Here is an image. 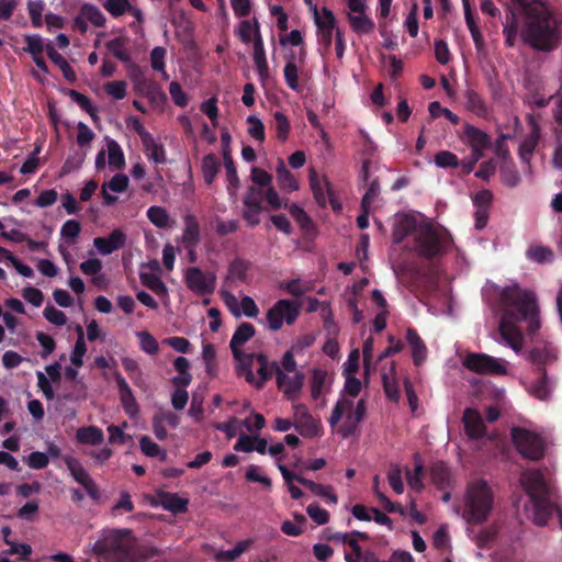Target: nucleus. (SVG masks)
I'll list each match as a JSON object with an SVG mask.
<instances>
[{"label":"nucleus","mask_w":562,"mask_h":562,"mask_svg":"<svg viewBox=\"0 0 562 562\" xmlns=\"http://www.w3.org/2000/svg\"><path fill=\"white\" fill-rule=\"evenodd\" d=\"M520 26L522 42L535 52L552 53L562 44V19L542 0H509L503 34L514 47Z\"/></svg>","instance_id":"f257e3e1"},{"label":"nucleus","mask_w":562,"mask_h":562,"mask_svg":"<svg viewBox=\"0 0 562 562\" xmlns=\"http://www.w3.org/2000/svg\"><path fill=\"white\" fill-rule=\"evenodd\" d=\"M499 301L504 308L498 327L499 334L515 352H519L524 337L517 323L527 321L530 333H535L540 327L536 296L518 284H513L502 290Z\"/></svg>","instance_id":"f03ea898"},{"label":"nucleus","mask_w":562,"mask_h":562,"mask_svg":"<svg viewBox=\"0 0 562 562\" xmlns=\"http://www.w3.org/2000/svg\"><path fill=\"white\" fill-rule=\"evenodd\" d=\"M93 552L106 562H136L132 531L110 530L97 540Z\"/></svg>","instance_id":"7ed1b4c3"},{"label":"nucleus","mask_w":562,"mask_h":562,"mask_svg":"<svg viewBox=\"0 0 562 562\" xmlns=\"http://www.w3.org/2000/svg\"><path fill=\"white\" fill-rule=\"evenodd\" d=\"M494 504V494L491 486L484 480L471 483L465 495L463 518L473 525L485 521Z\"/></svg>","instance_id":"20e7f679"},{"label":"nucleus","mask_w":562,"mask_h":562,"mask_svg":"<svg viewBox=\"0 0 562 562\" xmlns=\"http://www.w3.org/2000/svg\"><path fill=\"white\" fill-rule=\"evenodd\" d=\"M255 334V326L251 323L243 322L237 326L229 341V348L233 357L235 360L240 362L243 370L245 371V378L249 383L255 381V374L252 372L254 353L244 352L241 347L249 341Z\"/></svg>","instance_id":"39448f33"},{"label":"nucleus","mask_w":562,"mask_h":562,"mask_svg":"<svg viewBox=\"0 0 562 562\" xmlns=\"http://www.w3.org/2000/svg\"><path fill=\"white\" fill-rule=\"evenodd\" d=\"M510 436L517 451L524 458L539 461L544 457V442L538 434L521 427H514L510 430Z\"/></svg>","instance_id":"423d86ee"},{"label":"nucleus","mask_w":562,"mask_h":562,"mask_svg":"<svg viewBox=\"0 0 562 562\" xmlns=\"http://www.w3.org/2000/svg\"><path fill=\"white\" fill-rule=\"evenodd\" d=\"M414 240L418 255L427 259H432L445 250L442 236L430 223L418 226Z\"/></svg>","instance_id":"0eeeda50"},{"label":"nucleus","mask_w":562,"mask_h":562,"mask_svg":"<svg viewBox=\"0 0 562 562\" xmlns=\"http://www.w3.org/2000/svg\"><path fill=\"white\" fill-rule=\"evenodd\" d=\"M301 313V304L288 299L278 300L267 312V325L272 331H278L283 324L293 325Z\"/></svg>","instance_id":"6e6552de"},{"label":"nucleus","mask_w":562,"mask_h":562,"mask_svg":"<svg viewBox=\"0 0 562 562\" xmlns=\"http://www.w3.org/2000/svg\"><path fill=\"white\" fill-rule=\"evenodd\" d=\"M183 279L187 288L201 296L212 295L216 289V274L212 271H203L199 267H189L184 271Z\"/></svg>","instance_id":"1a4fd4ad"},{"label":"nucleus","mask_w":562,"mask_h":562,"mask_svg":"<svg viewBox=\"0 0 562 562\" xmlns=\"http://www.w3.org/2000/svg\"><path fill=\"white\" fill-rule=\"evenodd\" d=\"M463 366L479 374L504 375L507 373L504 360L496 359L486 353H469L463 360Z\"/></svg>","instance_id":"9d476101"},{"label":"nucleus","mask_w":562,"mask_h":562,"mask_svg":"<svg viewBox=\"0 0 562 562\" xmlns=\"http://www.w3.org/2000/svg\"><path fill=\"white\" fill-rule=\"evenodd\" d=\"M271 367L274 370L278 389L283 393L288 401H296L300 397L304 385V373L295 372L293 375H289L283 372L277 361H272Z\"/></svg>","instance_id":"9b49d317"},{"label":"nucleus","mask_w":562,"mask_h":562,"mask_svg":"<svg viewBox=\"0 0 562 562\" xmlns=\"http://www.w3.org/2000/svg\"><path fill=\"white\" fill-rule=\"evenodd\" d=\"M61 459L66 464L70 475L78 484H80L86 490L88 496L93 501H99V487L93 481V479L90 476L88 471L83 468L81 462L77 458L69 454L63 456Z\"/></svg>","instance_id":"f8f14e48"},{"label":"nucleus","mask_w":562,"mask_h":562,"mask_svg":"<svg viewBox=\"0 0 562 562\" xmlns=\"http://www.w3.org/2000/svg\"><path fill=\"white\" fill-rule=\"evenodd\" d=\"M314 21L317 26L318 42L324 45L325 50H329L333 42V33L336 32V16L327 7H323L322 12L314 7Z\"/></svg>","instance_id":"ddd939ff"},{"label":"nucleus","mask_w":562,"mask_h":562,"mask_svg":"<svg viewBox=\"0 0 562 562\" xmlns=\"http://www.w3.org/2000/svg\"><path fill=\"white\" fill-rule=\"evenodd\" d=\"M295 412V430L305 438L318 436L319 422L313 418L303 404L294 405Z\"/></svg>","instance_id":"4468645a"},{"label":"nucleus","mask_w":562,"mask_h":562,"mask_svg":"<svg viewBox=\"0 0 562 562\" xmlns=\"http://www.w3.org/2000/svg\"><path fill=\"white\" fill-rule=\"evenodd\" d=\"M465 435L477 440L486 435V426L481 414L474 408H465L462 416Z\"/></svg>","instance_id":"2eb2a0df"},{"label":"nucleus","mask_w":562,"mask_h":562,"mask_svg":"<svg viewBox=\"0 0 562 562\" xmlns=\"http://www.w3.org/2000/svg\"><path fill=\"white\" fill-rule=\"evenodd\" d=\"M308 180L316 203L321 207H326L327 196H331L334 192L330 182L326 177L321 178L313 168L308 171Z\"/></svg>","instance_id":"dca6fc26"},{"label":"nucleus","mask_w":562,"mask_h":562,"mask_svg":"<svg viewBox=\"0 0 562 562\" xmlns=\"http://www.w3.org/2000/svg\"><path fill=\"white\" fill-rule=\"evenodd\" d=\"M528 123L531 130L519 146V157L526 164L530 162L531 156L540 139V126L532 115L528 117Z\"/></svg>","instance_id":"f3484780"},{"label":"nucleus","mask_w":562,"mask_h":562,"mask_svg":"<svg viewBox=\"0 0 562 562\" xmlns=\"http://www.w3.org/2000/svg\"><path fill=\"white\" fill-rule=\"evenodd\" d=\"M550 494L530 498L532 507V521L537 526H546L553 513V504L549 499Z\"/></svg>","instance_id":"a211bd4d"},{"label":"nucleus","mask_w":562,"mask_h":562,"mask_svg":"<svg viewBox=\"0 0 562 562\" xmlns=\"http://www.w3.org/2000/svg\"><path fill=\"white\" fill-rule=\"evenodd\" d=\"M521 484L529 499L550 494V487L539 471H533L525 475L521 480Z\"/></svg>","instance_id":"6ab92c4d"},{"label":"nucleus","mask_w":562,"mask_h":562,"mask_svg":"<svg viewBox=\"0 0 562 562\" xmlns=\"http://www.w3.org/2000/svg\"><path fill=\"white\" fill-rule=\"evenodd\" d=\"M114 379L120 393V401L126 414L133 416L138 413V404L126 380L120 372L114 373Z\"/></svg>","instance_id":"aec40b11"},{"label":"nucleus","mask_w":562,"mask_h":562,"mask_svg":"<svg viewBox=\"0 0 562 562\" xmlns=\"http://www.w3.org/2000/svg\"><path fill=\"white\" fill-rule=\"evenodd\" d=\"M126 241L125 234L120 229H114L108 237H97L93 240L94 247L102 255H110L124 247Z\"/></svg>","instance_id":"412c9836"},{"label":"nucleus","mask_w":562,"mask_h":562,"mask_svg":"<svg viewBox=\"0 0 562 562\" xmlns=\"http://www.w3.org/2000/svg\"><path fill=\"white\" fill-rule=\"evenodd\" d=\"M366 412V401L361 398L358 401L356 408L348 414L344 425L339 427L338 434L344 438L352 436L357 431L359 423L364 418Z\"/></svg>","instance_id":"4be33fe9"},{"label":"nucleus","mask_w":562,"mask_h":562,"mask_svg":"<svg viewBox=\"0 0 562 562\" xmlns=\"http://www.w3.org/2000/svg\"><path fill=\"white\" fill-rule=\"evenodd\" d=\"M184 228L181 243L184 247H196L201 241V228L198 218L193 214L183 217Z\"/></svg>","instance_id":"5701e85b"},{"label":"nucleus","mask_w":562,"mask_h":562,"mask_svg":"<svg viewBox=\"0 0 562 562\" xmlns=\"http://www.w3.org/2000/svg\"><path fill=\"white\" fill-rule=\"evenodd\" d=\"M552 116L555 123L560 126L555 130L557 144L552 156V164L554 168L562 169V97L555 101L554 106L552 108Z\"/></svg>","instance_id":"b1692460"},{"label":"nucleus","mask_w":562,"mask_h":562,"mask_svg":"<svg viewBox=\"0 0 562 562\" xmlns=\"http://www.w3.org/2000/svg\"><path fill=\"white\" fill-rule=\"evenodd\" d=\"M157 497L162 508L168 512L183 514L188 510L189 501L180 497L177 493L159 491Z\"/></svg>","instance_id":"393cba45"},{"label":"nucleus","mask_w":562,"mask_h":562,"mask_svg":"<svg viewBox=\"0 0 562 562\" xmlns=\"http://www.w3.org/2000/svg\"><path fill=\"white\" fill-rule=\"evenodd\" d=\"M418 226L415 217L411 215L400 216L393 226L392 237L394 244H401L409 234H416Z\"/></svg>","instance_id":"a878e982"},{"label":"nucleus","mask_w":562,"mask_h":562,"mask_svg":"<svg viewBox=\"0 0 562 562\" xmlns=\"http://www.w3.org/2000/svg\"><path fill=\"white\" fill-rule=\"evenodd\" d=\"M406 340L412 347V356L414 364L419 366L424 362L427 355V348L423 339L414 328H408L406 331Z\"/></svg>","instance_id":"bb28decb"},{"label":"nucleus","mask_w":562,"mask_h":562,"mask_svg":"<svg viewBox=\"0 0 562 562\" xmlns=\"http://www.w3.org/2000/svg\"><path fill=\"white\" fill-rule=\"evenodd\" d=\"M464 134L469 140L472 151H483L491 145V137L473 125H467Z\"/></svg>","instance_id":"cd10ccee"},{"label":"nucleus","mask_w":562,"mask_h":562,"mask_svg":"<svg viewBox=\"0 0 562 562\" xmlns=\"http://www.w3.org/2000/svg\"><path fill=\"white\" fill-rule=\"evenodd\" d=\"M347 20L351 30L357 34H370L375 29L374 21L363 13H348Z\"/></svg>","instance_id":"c85d7f7f"},{"label":"nucleus","mask_w":562,"mask_h":562,"mask_svg":"<svg viewBox=\"0 0 562 562\" xmlns=\"http://www.w3.org/2000/svg\"><path fill=\"white\" fill-rule=\"evenodd\" d=\"M76 439L81 445L98 446L103 442L104 435L97 426H86L77 429Z\"/></svg>","instance_id":"c756f323"},{"label":"nucleus","mask_w":562,"mask_h":562,"mask_svg":"<svg viewBox=\"0 0 562 562\" xmlns=\"http://www.w3.org/2000/svg\"><path fill=\"white\" fill-rule=\"evenodd\" d=\"M142 144L149 160L154 161L156 165H162L166 162V150L162 144H159L154 139L153 135H145Z\"/></svg>","instance_id":"7c9ffc66"},{"label":"nucleus","mask_w":562,"mask_h":562,"mask_svg":"<svg viewBox=\"0 0 562 562\" xmlns=\"http://www.w3.org/2000/svg\"><path fill=\"white\" fill-rule=\"evenodd\" d=\"M46 54L48 58L61 70L63 76L69 82H75L77 76L68 61L55 49L52 44L46 45Z\"/></svg>","instance_id":"2f4dec72"},{"label":"nucleus","mask_w":562,"mask_h":562,"mask_svg":"<svg viewBox=\"0 0 562 562\" xmlns=\"http://www.w3.org/2000/svg\"><path fill=\"white\" fill-rule=\"evenodd\" d=\"M429 475L432 484L440 490L447 488L450 484V470L442 461H436L431 464Z\"/></svg>","instance_id":"473e14b6"},{"label":"nucleus","mask_w":562,"mask_h":562,"mask_svg":"<svg viewBox=\"0 0 562 562\" xmlns=\"http://www.w3.org/2000/svg\"><path fill=\"white\" fill-rule=\"evenodd\" d=\"M173 367L178 371L179 375L172 378V383L176 386L186 387L192 381V375L189 372L190 362L184 357H177L173 361Z\"/></svg>","instance_id":"72a5a7b5"},{"label":"nucleus","mask_w":562,"mask_h":562,"mask_svg":"<svg viewBox=\"0 0 562 562\" xmlns=\"http://www.w3.org/2000/svg\"><path fill=\"white\" fill-rule=\"evenodd\" d=\"M276 172L278 184L282 190L292 192L299 189L297 180L283 161H279Z\"/></svg>","instance_id":"f704fd0d"},{"label":"nucleus","mask_w":562,"mask_h":562,"mask_svg":"<svg viewBox=\"0 0 562 562\" xmlns=\"http://www.w3.org/2000/svg\"><path fill=\"white\" fill-rule=\"evenodd\" d=\"M202 172L206 184H212L220 171L221 162L214 154H207L202 158Z\"/></svg>","instance_id":"c9c22d12"},{"label":"nucleus","mask_w":562,"mask_h":562,"mask_svg":"<svg viewBox=\"0 0 562 562\" xmlns=\"http://www.w3.org/2000/svg\"><path fill=\"white\" fill-rule=\"evenodd\" d=\"M300 484L307 487L315 495L328 499L331 504H337L338 502V496L333 493L331 486L323 485L308 479H300Z\"/></svg>","instance_id":"e433bc0d"},{"label":"nucleus","mask_w":562,"mask_h":562,"mask_svg":"<svg viewBox=\"0 0 562 562\" xmlns=\"http://www.w3.org/2000/svg\"><path fill=\"white\" fill-rule=\"evenodd\" d=\"M414 459L417 462L415 464V468H414L413 472L407 470V473H406L407 483H408V485L413 490H415L417 492H420V491H423L425 488V485H424V482H423V476H424L425 468H424V464L422 463V461L419 459V454L418 453L414 454Z\"/></svg>","instance_id":"4c0bfd02"},{"label":"nucleus","mask_w":562,"mask_h":562,"mask_svg":"<svg viewBox=\"0 0 562 562\" xmlns=\"http://www.w3.org/2000/svg\"><path fill=\"white\" fill-rule=\"evenodd\" d=\"M140 281L158 296L168 295V288L157 274L150 272L140 273Z\"/></svg>","instance_id":"58836bf2"},{"label":"nucleus","mask_w":562,"mask_h":562,"mask_svg":"<svg viewBox=\"0 0 562 562\" xmlns=\"http://www.w3.org/2000/svg\"><path fill=\"white\" fill-rule=\"evenodd\" d=\"M80 14L97 27H103L106 19L102 11L92 3H85L80 8Z\"/></svg>","instance_id":"ea45409f"},{"label":"nucleus","mask_w":562,"mask_h":562,"mask_svg":"<svg viewBox=\"0 0 562 562\" xmlns=\"http://www.w3.org/2000/svg\"><path fill=\"white\" fill-rule=\"evenodd\" d=\"M250 268V262L243 258H235L231 261L227 271V279L238 280L244 282L247 272Z\"/></svg>","instance_id":"a19ab883"},{"label":"nucleus","mask_w":562,"mask_h":562,"mask_svg":"<svg viewBox=\"0 0 562 562\" xmlns=\"http://www.w3.org/2000/svg\"><path fill=\"white\" fill-rule=\"evenodd\" d=\"M139 448L142 452L149 458H158L160 461H165L167 458L166 450L161 449L156 442H154L148 436H142L139 439Z\"/></svg>","instance_id":"79ce46f5"},{"label":"nucleus","mask_w":562,"mask_h":562,"mask_svg":"<svg viewBox=\"0 0 562 562\" xmlns=\"http://www.w3.org/2000/svg\"><path fill=\"white\" fill-rule=\"evenodd\" d=\"M78 338L70 355V361L75 367L83 364V356L87 352V345L85 341V334L81 326H77Z\"/></svg>","instance_id":"37998d69"},{"label":"nucleus","mask_w":562,"mask_h":562,"mask_svg":"<svg viewBox=\"0 0 562 562\" xmlns=\"http://www.w3.org/2000/svg\"><path fill=\"white\" fill-rule=\"evenodd\" d=\"M526 256L529 260L537 263L551 262L554 258L553 251L549 247L540 245L530 246Z\"/></svg>","instance_id":"c03bdc74"},{"label":"nucleus","mask_w":562,"mask_h":562,"mask_svg":"<svg viewBox=\"0 0 562 562\" xmlns=\"http://www.w3.org/2000/svg\"><path fill=\"white\" fill-rule=\"evenodd\" d=\"M147 217L158 228H167L170 225V216L162 206H150L147 210Z\"/></svg>","instance_id":"a18cd8bd"},{"label":"nucleus","mask_w":562,"mask_h":562,"mask_svg":"<svg viewBox=\"0 0 562 562\" xmlns=\"http://www.w3.org/2000/svg\"><path fill=\"white\" fill-rule=\"evenodd\" d=\"M256 30H260L259 22L256 18H254L252 21L244 20L239 23L238 38L245 44L251 41L254 42V38H256Z\"/></svg>","instance_id":"49530a36"},{"label":"nucleus","mask_w":562,"mask_h":562,"mask_svg":"<svg viewBox=\"0 0 562 562\" xmlns=\"http://www.w3.org/2000/svg\"><path fill=\"white\" fill-rule=\"evenodd\" d=\"M126 40L124 37H115L105 43V46L112 55L123 63H130V54L125 49Z\"/></svg>","instance_id":"de8ad7c7"},{"label":"nucleus","mask_w":562,"mask_h":562,"mask_svg":"<svg viewBox=\"0 0 562 562\" xmlns=\"http://www.w3.org/2000/svg\"><path fill=\"white\" fill-rule=\"evenodd\" d=\"M501 180L503 184L509 188H515L519 184L520 176L513 162H505L502 165Z\"/></svg>","instance_id":"09e8293b"},{"label":"nucleus","mask_w":562,"mask_h":562,"mask_svg":"<svg viewBox=\"0 0 562 562\" xmlns=\"http://www.w3.org/2000/svg\"><path fill=\"white\" fill-rule=\"evenodd\" d=\"M67 93L70 99L76 102L81 108V110L87 112L94 122L98 120L97 109L93 106L91 100L87 95L72 89L68 90Z\"/></svg>","instance_id":"8fccbe9b"},{"label":"nucleus","mask_w":562,"mask_h":562,"mask_svg":"<svg viewBox=\"0 0 562 562\" xmlns=\"http://www.w3.org/2000/svg\"><path fill=\"white\" fill-rule=\"evenodd\" d=\"M167 50L162 46H156L150 52V66L155 71H160L162 74L164 79H168L169 76L165 70V57Z\"/></svg>","instance_id":"3c124183"},{"label":"nucleus","mask_w":562,"mask_h":562,"mask_svg":"<svg viewBox=\"0 0 562 562\" xmlns=\"http://www.w3.org/2000/svg\"><path fill=\"white\" fill-rule=\"evenodd\" d=\"M108 154L110 166L120 169L125 165V158L121 146L114 139L108 140Z\"/></svg>","instance_id":"603ef678"},{"label":"nucleus","mask_w":562,"mask_h":562,"mask_svg":"<svg viewBox=\"0 0 562 562\" xmlns=\"http://www.w3.org/2000/svg\"><path fill=\"white\" fill-rule=\"evenodd\" d=\"M538 379L531 387V393L539 400H546L549 396L548 376L543 368L538 369Z\"/></svg>","instance_id":"864d4df0"},{"label":"nucleus","mask_w":562,"mask_h":562,"mask_svg":"<svg viewBox=\"0 0 562 562\" xmlns=\"http://www.w3.org/2000/svg\"><path fill=\"white\" fill-rule=\"evenodd\" d=\"M467 106L470 111L477 115H484L486 113V105L483 98L474 90H467Z\"/></svg>","instance_id":"5fc2aeb1"},{"label":"nucleus","mask_w":562,"mask_h":562,"mask_svg":"<svg viewBox=\"0 0 562 562\" xmlns=\"http://www.w3.org/2000/svg\"><path fill=\"white\" fill-rule=\"evenodd\" d=\"M286 86L293 91H300L299 68L296 63L286 61L283 68Z\"/></svg>","instance_id":"6e6d98bb"},{"label":"nucleus","mask_w":562,"mask_h":562,"mask_svg":"<svg viewBox=\"0 0 562 562\" xmlns=\"http://www.w3.org/2000/svg\"><path fill=\"white\" fill-rule=\"evenodd\" d=\"M327 378V372L323 369H314L312 379H311V395L313 400L319 398L325 382Z\"/></svg>","instance_id":"4d7b16f0"},{"label":"nucleus","mask_w":562,"mask_h":562,"mask_svg":"<svg viewBox=\"0 0 562 562\" xmlns=\"http://www.w3.org/2000/svg\"><path fill=\"white\" fill-rule=\"evenodd\" d=\"M45 8V3L43 0H29L27 1V11L34 27H41L43 25V11Z\"/></svg>","instance_id":"13d9d810"},{"label":"nucleus","mask_w":562,"mask_h":562,"mask_svg":"<svg viewBox=\"0 0 562 562\" xmlns=\"http://www.w3.org/2000/svg\"><path fill=\"white\" fill-rule=\"evenodd\" d=\"M224 166L226 169V178L228 181L227 190H228L229 194L234 195L235 190L239 188L240 182H239L237 169L235 167L233 158L226 157V159H224Z\"/></svg>","instance_id":"bf43d9fd"},{"label":"nucleus","mask_w":562,"mask_h":562,"mask_svg":"<svg viewBox=\"0 0 562 562\" xmlns=\"http://www.w3.org/2000/svg\"><path fill=\"white\" fill-rule=\"evenodd\" d=\"M353 407V402L351 400H347V398H340L335 407L333 408V412H331V415L328 419L329 424L331 427H335L339 420L341 419L342 415L346 413V412H349L351 411Z\"/></svg>","instance_id":"052dcab7"},{"label":"nucleus","mask_w":562,"mask_h":562,"mask_svg":"<svg viewBox=\"0 0 562 562\" xmlns=\"http://www.w3.org/2000/svg\"><path fill=\"white\" fill-rule=\"evenodd\" d=\"M277 137L281 142H285L288 139L291 125L288 117L280 111L274 112L273 114Z\"/></svg>","instance_id":"680f3d73"},{"label":"nucleus","mask_w":562,"mask_h":562,"mask_svg":"<svg viewBox=\"0 0 562 562\" xmlns=\"http://www.w3.org/2000/svg\"><path fill=\"white\" fill-rule=\"evenodd\" d=\"M137 337L139 338V346L143 351L148 355H156L158 352V341L148 331H139L137 333Z\"/></svg>","instance_id":"e2e57ef3"},{"label":"nucleus","mask_w":562,"mask_h":562,"mask_svg":"<svg viewBox=\"0 0 562 562\" xmlns=\"http://www.w3.org/2000/svg\"><path fill=\"white\" fill-rule=\"evenodd\" d=\"M130 0H106L103 8L114 18H119L130 9Z\"/></svg>","instance_id":"0e129e2a"},{"label":"nucleus","mask_w":562,"mask_h":562,"mask_svg":"<svg viewBox=\"0 0 562 562\" xmlns=\"http://www.w3.org/2000/svg\"><path fill=\"white\" fill-rule=\"evenodd\" d=\"M26 43V47H24V50L32 56L43 54V52H46V45H44L43 38L37 35H26L24 38Z\"/></svg>","instance_id":"69168bd1"},{"label":"nucleus","mask_w":562,"mask_h":562,"mask_svg":"<svg viewBox=\"0 0 562 562\" xmlns=\"http://www.w3.org/2000/svg\"><path fill=\"white\" fill-rule=\"evenodd\" d=\"M243 218L249 226H256L260 223L259 214L262 211V205L250 202L249 205H244Z\"/></svg>","instance_id":"338daca9"},{"label":"nucleus","mask_w":562,"mask_h":562,"mask_svg":"<svg viewBox=\"0 0 562 562\" xmlns=\"http://www.w3.org/2000/svg\"><path fill=\"white\" fill-rule=\"evenodd\" d=\"M387 481L392 490L396 494H402L404 492V483L402 480V470L397 464L391 467L387 473Z\"/></svg>","instance_id":"774afa93"}]
</instances>
